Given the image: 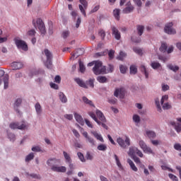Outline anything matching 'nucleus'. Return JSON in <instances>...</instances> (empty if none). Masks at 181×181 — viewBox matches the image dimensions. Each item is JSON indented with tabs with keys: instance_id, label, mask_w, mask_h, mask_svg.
I'll use <instances>...</instances> for the list:
<instances>
[{
	"instance_id": "nucleus-43",
	"label": "nucleus",
	"mask_w": 181,
	"mask_h": 181,
	"mask_svg": "<svg viewBox=\"0 0 181 181\" xmlns=\"http://www.w3.org/2000/svg\"><path fill=\"white\" fill-rule=\"evenodd\" d=\"M115 159L116 160V163L118 168H119L120 169L122 168V165L121 164L119 158H118V156H117V154H115Z\"/></svg>"
},
{
	"instance_id": "nucleus-48",
	"label": "nucleus",
	"mask_w": 181,
	"mask_h": 181,
	"mask_svg": "<svg viewBox=\"0 0 181 181\" xmlns=\"http://www.w3.org/2000/svg\"><path fill=\"white\" fill-rule=\"evenodd\" d=\"M119 70H120V73H122V74H125L127 73V68L124 65H120Z\"/></svg>"
},
{
	"instance_id": "nucleus-44",
	"label": "nucleus",
	"mask_w": 181,
	"mask_h": 181,
	"mask_svg": "<svg viewBox=\"0 0 181 181\" xmlns=\"http://www.w3.org/2000/svg\"><path fill=\"white\" fill-rule=\"evenodd\" d=\"M133 121L136 122V124H139V122H141V117L138 115H134Z\"/></svg>"
},
{
	"instance_id": "nucleus-6",
	"label": "nucleus",
	"mask_w": 181,
	"mask_h": 181,
	"mask_svg": "<svg viewBox=\"0 0 181 181\" xmlns=\"http://www.w3.org/2000/svg\"><path fill=\"white\" fill-rule=\"evenodd\" d=\"M168 100H169V96L168 95H163L161 98L160 104L163 110H170L172 108V105H170V103L166 102L168 101Z\"/></svg>"
},
{
	"instance_id": "nucleus-34",
	"label": "nucleus",
	"mask_w": 181,
	"mask_h": 181,
	"mask_svg": "<svg viewBox=\"0 0 181 181\" xmlns=\"http://www.w3.org/2000/svg\"><path fill=\"white\" fill-rule=\"evenodd\" d=\"M35 158V153H30L28 156H26L25 161V162H30V160Z\"/></svg>"
},
{
	"instance_id": "nucleus-19",
	"label": "nucleus",
	"mask_w": 181,
	"mask_h": 181,
	"mask_svg": "<svg viewBox=\"0 0 181 181\" xmlns=\"http://www.w3.org/2000/svg\"><path fill=\"white\" fill-rule=\"evenodd\" d=\"M22 104V99L18 98L15 103H14V110L19 114V107H21V105Z\"/></svg>"
},
{
	"instance_id": "nucleus-60",
	"label": "nucleus",
	"mask_w": 181,
	"mask_h": 181,
	"mask_svg": "<svg viewBox=\"0 0 181 181\" xmlns=\"http://www.w3.org/2000/svg\"><path fill=\"white\" fill-rule=\"evenodd\" d=\"M85 122H86V125H87L89 128H94V126L93 125V124L91 123V122H90L88 119H85Z\"/></svg>"
},
{
	"instance_id": "nucleus-4",
	"label": "nucleus",
	"mask_w": 181,
	"mask_h": 181,
	"mask_svg": "<svg viewBox=\"0 0 181 181\" xmlns=\"http://www.w3.org/2000/svg\"><path fill=\"white\" fill-rule=\"evenodd\" d=\"M15 45L18 49H21V50H23L24 52H28V44H26V42L22 40H19L18 38L14 39Z\"/></svg>"
},
{
	"instance_id": "nucleus-59",
	"label": "nucleus",
	"mask_w": 181,
	"mask_h": 181,
	"mask_svg": "<svg viewBox=\"0 0 181 181\" xmlns=\"http://www.w3.org/2000/svg\"><path fill=\"white\" fill-rule=\"evenodd\" d=\"M69 35H70V32H69V31H64L62 33V37L64 39H67V37H69Z\"/></svg>"
},
{
	"instance_id": "nucleus-50",
	"label": "nucleus",
	"mask_w": 181,
	"mask_h": 181,
	"mask_svg": "<svg viewBox=\"0 0 181 181\" xmlns=\"http://www.w3.org/2000/svg\"><path fill=\"white\" fill-rule=\"evenodd\" d=\"M8 136L11 142H15L16 137L13 134H12V133L8 134Z\"/></svg>"
},
{
	"instance_id": "nucleus-40",
	"label": "nucleus",
	"mask_w": 181,
	"mask_h": 181,
	"mask_svg": "<svg viewBox=\"0 0 181 181\" xmlns=\"http://www.w3.org/2000/svg\"><path fill=\"white\" fill-rule=\"evenodd\" d=\"M97 80L99 83H107V77L105 76H98Z\"/></svg>"
},
{
	"instance_id": "nucleus-49",
	"label": "nucleus",
	"mask_w": 181,
	"mask_h": 181,
	"mask_svg": "<svg viewBox=\"0 0 181 181\" xmlns=\"http://www.w3.org/2000/svg\"><path fill=\"white\" fill-rule=\"evenodd\" d=\"M80 49H78L76 51H75L71 56V59H77V57H78V56H80V54H78V52H80Z\"/></svg>"
},
{
	"instance_id": "nucleus-10",
	"label": "nucleus",
	"mask_w": 181,
	"mask_h": 181,
	"mask_svg": "<svg viewBox=\"0 0 181 181\" xmlns=\"http://www.w3.org/2000/svg\"><path fill=\"white\" fill-rule=\"evenodd\" d=\"M36 23L40 32H41L42 35H45L46 33V27L45 26L43 21L41 18H37Z\"/></svg>"
},
{
	"instance_id": "nucleus-25",
	"label": "nucleus",
	"mask_w": 181,
	"mask_h": 181,
	"mask_svg": "<svg viewBox=\"0 0 181 181\" xmlns=\"http://www.w3.org/2000/svg\"><path fill=\"white\" fill-rule=\"evenodd\" d=\"M3 81L4 83V89L6 90L9 87V76L4 75L3 78Z\"/></svg>"
},
{
	"instance_id": "nucleus-24",
	"label": "nucleus",
	"mask_w": 181,
	"mask_h": 181,
	"mask_svg": "<svg viewBox=\"0 0 181 181\" xmlns=\"http://www.w3.org/2000/svg\"><path fill=\"white\" fill-rule=\"evenodd\" d=\"M146 134L150 139H153V138H156V133H155V132L153 131L147 130L146 132Z\"/></svg>"
},
{
	"instance_id": "nucleus-57",
	"label": "nucleus",
	"mask_w": 181,
	"mask_h": 181,
	"mask_svg": "<svg viewBox=\"0 0 181 181\" xmlns=\"http://www.w3.org/2000/svg\"><path fill=\"white\" fill-rule=\"evenodd\" d=\"M31 151H33V152H42V148H40V146H34L31 148Z\"/></svg>"
},
{
	"instance_id": "nucleus-20",
	"label": "nucleus",
	"mask_w": 181,
	"mask_h": 181,
	"mask_svg": "<svg viewBox=\"0 0 181 181\" xmlns=\"http://www.w3.org/2000/svg\"><path fill=\"white\" fill-rule=\"evenodd\" d=\"M74 117L76 121H77L80 125H84V120L83 119V117H81V115H80L78 113H75Z\"/></svg>"
},
{
	"instance_id": "nucleus-56",
	"label": "nucleus",
	"mask_w": 181,
	"mask_h": 181,
	"mask_svg": "<svg viewBox=\"0 0 181 181\" xmlns=\"http://www.w3.org/2000/svg\"><path fill=\"white\" fill-rule=\"evenodd\" d=\"M99 35L100 36L102 40H104V39H105V31H104V30H100L99 31Z\"/></svg>"
},
{
	"instance_id": "nucleus-61",
	"label": "nucleus",
	"mask_w": 181,
	"mask_h": 181,
	"mask_svg": "<svg viewBox=\"0 0 181 181\" xmlns=\"http://www.w3.org/2000/svg\"><path fill=\"white\" fill-rule=\"evenodd\" d=\"M174 149H175V151H179L180 152H181V145H180V144H175L174 145Z\"/></svg>"
},
{
	"instance_id": "nucleus-36",
	"label": "nucleus",
	"mask_w": 181,
	"mask_h": 181,
	"mask_svg": "<svg viewBox=\"0 0 181 181\" xmlns=\"http://www.w3.org/2000/svg\"><path fill=\"white\" fill-rule=\"evenodd\" d=\"M57 162H59V160L56 159V158H51L47 160V165H48V166H52V165H53V163H57Z\"/></svg>"
},
{
	"instance_id": "nucleus-18",
	"label": "nucleus",
	"mask_w": 181,
	"mask_h": 181,
	"mask_svg": "<svg viewBox=\"0 0 181 181\" xmlns=\"http://www.w3.org/2000/svg\"><path fill=\"white\" fill-rule=\"evenodd\" d=\"M90 134L93 135L98 139V141H100V142H104V139L103 138V136L101 134H98L95 131H90Z\"/></svg>"
},
{
	"instance_id": "nucleus-16",
	"label": "nucleus",
	"mask_w": 181,
	"mask_h": 181,
	"mask_svg": "<svg viewBox=\"0 0 181 181\" xmlns=\"http://www.w3.org/2000/svg\"><path fill=\"white\" fill-rule=\"evenodd\" d=\"M74 81H76V83L79 86V87H82V88H88V86H87L86 82H84V81H83L81 78H76L74 79Z\"/></svg>"
},
{
	"instance_id": "nucleus-28",
	"label": "nucleus",
	"mask_w": 181,
	"mask_h": 181,
	"mask_svg": "<svg viewBox=\"0 0 181 181\" xmlns=\"http://www.w3.org/2000/svg\"><path fill=\"white\" fill-rule=\"evenodd\" d=\"M59 100L62 101V103H67V97H66V95L63 93V92H60L59 93Z\"/></svg>"
},
{
	"instance_id": "nucleus-41",
	"label": "nucleus",
	"mask_w": 181,
	"mask_h": 181,
	"mask_svg": "<svg viewBox=\"0 0 181 181\" xmlns=\"http://www.w3.org/2000/svg\"><path fill=\"white\" fill-rule=\"evenodd\" d=\"M79 70L81 73H84L86 71V66H84V64L81 60H79Z\"/></svg>"
},
{
	"instance_id": "nucleus-32",
	"label": "nucleus",
	"mask_w": 181,
	"mask_h": 181,
	"mask_svg": "<svg viewBox=\"0 0 181 181\" xmlns=\"http://www.w3.org/2000/svg\"><path fill=\"white\" fill-rule=\"evenodd\" d=\"M63 155L66 162H67L68 163H71V158L70 157V155H69V153H67V152L66 151H63Z\"/></svg>"
},
{
	"instance_id": "nucleus-5",
	"label": "nucleus",
	"mask_w": 181,
	"mask_h": 181,
	"mask_svg": "<svg viewBox=\"0 0 181 181\" xmlns=\"http://www.w3.org/2000/svg\"><path fill=\"white\" fill-rule=\"evenodd\" d=\"M117 142L119 145V146H121V148H123L124 149L131 145V139H129L128 136H126L125 140L122 139V138L121 137H119L117 139Z\"/></svg>"
},
{
	"instance_id": "nucleus-13",
	"label": "nucleus",
	"mask_w": 181,
	"mask_h": 181,
	"mask_svg": "<svg viewBox=\"0 0 181 181\" xmlns=\"http://www.w3.org/2000/svg\"><path fill=\"white\" fill-rule=\"evenodd\" d=\"M111 29L112 35H115L116 40H119L121 39V33H119V30H118V29L114 25L111 26Z\"/></svg>"
},
{
	"instance_id": "nucleus-63",
	"label": "nucleus",
	"mask_w": 181,
	"mask_h": 181,
	"mask_svg": "<svg viewBox=\"0 0 181 181\" xmlns=\"http://www.w3.org/2000/svg\"><path fill=\"white\" fill-rule=\"evenodd\" d=\"M28 36H35V35H36V31L35 30H30L28 32Z\"/></svg>"
},
{
	"instance_id": "nucleus-11",
	"label": "nucleus",
	"mask_w": 181,
	"mask_h": 181,
	"mask_svg": "<svg viewBox=\"0 0 181 181\" xmlns=\"http://www.w3.org/2000/svg\"><path fill=\"white\" fill-rule=\"evenodd\" d=\"M9 127L11 129H25L26 128V125L23 122H12L9 124Z\"/></svg>"
},
{
	"instance_id": "nucleus-45",
	"label": "nucleus",
	"mask_w": 181,
	"mask_h": 181,
	"mask_svg": "<svg viewBox=\"0 0 181 181\" xmlns=\"http://www.w3.org/2000/svg\"><path fill=\"white\" fill-rule=\"evenodd\" d=\"M124 57H127V54L125 52L121 51L119 52V55L117 57L118 60H124Z\"/></svg>"
},
{
	"instance_id": "nucleus-58",
	"label": "nucleus",
	"mask_w": 181,
	"mask_h": 181,
	"mask_svg": "<svg viewBox=\"0 0 181 181\" xmlns=\"http://www.w3.org/2000/svg\"><path fill=\"white\" fill-rule=\"evenodd\" d=\"M132 158L133 160H134L135 163H137V164L140 165L141 160L139 159V158H138L136 156H132Z\"/></svg>"
},
{
	"instance_id": "nucleus-12",
	"label": "nucleus",
	"mask_w": 181,
	"mask_h": 181,
	"mask_svg": "<svg viewBox=\"0 0 181 181\" xmlns=\"http://www.w3.org/2000/svg\"><path fill=\"white\" fill-rule=\"evenodd\" d=\"M115 97H119V98H124L125 97V89L121 88L119 89L117 88L114 93Z\"/></svg>"
},
{
	"instance_id": "nucleus-55",
	"label": "nucleus",
	"mask_w": 181,
	"mask_h": 181,
	"mask_svg": "<svg viewBox=\"0 0 181 181\" xmlns=\"http://www.w3.org/2000/svg\"><path fill=\"white\" fill-rule=\"evenodd\" d=\"M133 50L135 53H136L137 54H139V56H142V49L139 48L134 47Z\"/></svg>"
},
{
	"instance_id": "nucleus-42",
	"label": "nucleus",
	"mask_w": 181,
	"mask_h": 181,
	"mask_svg": "<svg viewBox=\"0 0 181 181\" xmlns=\"http://www.w3.org/2000/svg\"><path fill=\"white\" fill-rule=\"evenodd\" d=\"M168 50V45L165 43H162L160 47V52L165 53Z\"/></svg>"
},
{
	"instance_id": "nucleus-53",
	"label": "nucleus",
	"mask_w": 181,
	"mask_h": 181,
	"mask_svg": "<svg viewBox=\"0 0 181 181\" xmlns=\"http://www.w3.org/2000/svg\"><path fill=\"white\" fill-rule=\"evenodd\" d=\"M115 54V51L110 49L108 52L109 59L112 60L114 59V54Z\"/></svg>"
},
{
	"instance_id": "nucleus-2",
	"label": "nucleus",
	"mask_w": 181,
	"mask_h": 181,
	"mask_svg": "<svg viewBox=\"0 0 181 181\" xmlns=\"http://www.w3.org/2000/svg\"><path fill=\"white\" fill-rule=\"evenodd\" d=\"M44 53L47 58L45 65L46 66L47 69H52L53 64L52 63V59L53 57V55L52 54V52H50V51H49V49H45L44 50Z\"/></svg>"
},
{
	"instance_id": "nucleus-54",
	"label": "nucleus",
	"mask_w": 181,
	"mask_h": 181,
	"mask_svg": "<svg viewBox=\"0 0 181 181\" xmlns=\"http://www.w3.org/2000/svg\"><path fill=\"white\" fill-rule=\"evenodd\" d=\"M168 177L170 179H171V180L179 181V178H177V177L173 174H168Z\"/></svg>"
},
{
	"instance_id": "nucleus-1",
	"label": "nucleus",
	"mask_w": 181,
	"mask_h": 181,
	"mask_svg": "<svg viewBox=\"0 0 181 181\" xmlns=\"http://www.w3.org/2000/svg\"><path fill=\"white\" fill-rule=\"evenodd\" d=\"M94 74L98 76L99 74H105L107 73V68L103 65L101 61H95V66L93 68Z\"/></svg>"
},
{
	"instance_id": "nucleus-26",
	"label": "nucleus",
	"mask_w": 181,
	"mask_h": 181,
	"mask_svg": "<svg viewBox=\"0 0 181 181\" xmlns=\"http://www.w3.org/2000/svg\"><path fill=\"white\" fill-rule=\"evenodd\" d=\"M127 163H129L131 169L134 170V172H138V168H136V166L135 165V163H134L132 160L127 159Z\"/></svg>"
},
{
	"instance_id": "nucleus-8",
	"label": "nucleus",
	"mask_w": 181,
	"mask_h": 181,
	"mask_svg": "<svg viewBox=\"0 0 181 181\" xmlns=\"http://www.w3.org/2000/svg\"><path fill=\"white\" fill-rule=\"evenodd\" d=\"M173 26V22L167 23L164 28V31L165 32V33H168V35H176V30L172 28Z\"/></svg>"
},
{
	"instance_id": "nucleus-21",
	"label": "nucleus",
	"mask_w": 181,
	"mask_h": 181,
	"mask_svg": "<svg viewBox=\"0 0 181 181\" xmlns=\"http://www.w3.org/2000/svg\"><path fill=\"white\" fill-rule=\"evenodd\" d=\"M11 67H13V70H19L23 67V64L21 62H13Z\"/></svg>"
},
{
	"instance_id": "nucleus-39",
	"label": "nucleus",
	"mask_w": 181,
	"mask_h": 181,
	"mask_svg": "<svg viewBox=\"0 0 181 181\" xmlns=\"http://www.w3.org/2000/svg\"><path fill=\"white\" fill-rule=\"evenodd\" d=\"M151 66L152 69L156 70L157 69H159V67H160V64H159V62H151Z\"/></svg>"
},
{
	"instance_id": "nucleus-33",
	"label": "nucleus",
	"mask_w": 181,
	"mask_h": 181,
	"mask_svg": "<svg viewBox=\"0 0 181 181\" xmlns=\"http://www.w3.org/2000/svg\"><path fill=\"white\" fill-rule=\"evenodd\" d=\"M121 12V10L116 8L113 11V15L114 17L115 18V19H117V21H119V13Z\"/></svg>"
},
{
	"instance_id": "nucleus-7",
	"label": "nucleus",
	"mask_w": 181,
	"mask_h": 181,
	"mask_svg": "<svg viewBox=\"0 0 181 181\" xmlns=\"http://www.w3.org/2000/svg\"><path fill=\"white\" fill-rule=\"evenodd\" d=\"M139 145L141 149H142V151L144 152V153H153V151H152V148L146 145V143H145V141H144L143 140H140L139 141Z\"/></svg>"
},
{
	"instance_id": "nucleus-31",
	"label": "nucleus",
	"mask_w": 181,
	"mask_h": 181,
	"mask_svg": "<svg viewBox=\"0 0 181 181\" xmlns=\"http://www.w3.org/2000/svg\"><path fill=\"white\" fill-rule=\"evenodd\" d=\"M36 112L38 115H40L42 114V106L40 105V103H37L35 105Z\"/></svg>"
},
{
	"instance_id": "nucleus-35",
	"label": "nucleus",
	"mask_w": 181,
	"mask_h": 181,
	"mask_svg": "<svg viewBox=\"0 0 181 181\" xmlns=\"http://www.w3.org/2000/svg\"><path fill=\"white\" fill-rule=\"evenodd\" d=\"M140 70L141 71H142V73H144L146 78H148V77H149V74H148V71H146V67L144 65L141 66Z\"/></svg>"
},
{
	"instance_id": "nucleus-29",
	"label": "nucleus",
	"mask_w": 181,
	"mask_h": 181,
	"mask_svg": "<svg viewBox=\"0 0 181 181\" xmlns=\"http://www.w3.org/2000/svg\"><path fill=\"white\" fill-rule=\"evenodd\" d=\"M88 115H90V117H91L93 119H94V121L98 123V125H100L101 124V122L98 120V119H97V117L95 116V114L94 112H89Z\"/></svg>"
},
{
	"instance_id": "nucleus-46",
	"label": "nucleus",
	"mask_w": 181,
	"mask_h": 181,
	"mask_svg": "<svg viewBox=\"0 0 181 181\" xmlns=\"http://www.w3.org/2000/svg\"><path fill=\"white\" fill-rule=\"evenodd\" d=\"M156 105L157 107V110L158 112H162V107H160V103L159 102V99L156 100Z\"/></svg>"
},
{
	"instance_id": "nucleus-9",
	"label": "nucleus",
	"mask_w": 181,
	"mask_h": 181,
	"mask_svg": "<svg viewBox=\"0 0 181 181\" xmlns=\"http://www.w3.org/2000/svg\"><path fill=\"white\" fill-rule=\"evenodd\" d=\"M80 4L79 5V9L82 13L83 16H87V14L86 13V9H87L88 6V3L86 0H79Z\"/></svg>"
},
{
	"instance_id": "nucleus-30",
	"label": "nucleus",
	"mask_w": 181,
	"mask_h": 181,
	"mask_svg": "<svg viewBox=\"0 0 181 181\" xmlns=\"http://www.w3.org/2000/svg\"><path fill=\"white\" fill-rule=\"evenodd\" d=\"M136 29H137V33L139 36H142L143 33H144V30L145 29V28L144 27V25H137L136 26Z\"/></svg>"
},
{
	"instance_id": "nucleus-38",
	"label": "nucleus",
	"mask_w": 181,
	"mask_h": 181,
	"mask_svg": "<svg viewBox=\"0 0 181 181\" xmlns=\"http://www.w3.org/2000/svg\"><path fill=\"white\" fill-rule=\"evenodd\" d=\"M168 67L170 70H172L173 71H177L179 70V66H174L173 64H170L168 65Z\"/></svg>"
},
{
	"instance_id": "nucleus-15",
	"label": "nucleus",
	"mask_w": 181,
	"mask_h": 181,
	"mask_svg": "<svg viewBox=\"0 0 181 181\" xmlns=\"http://www.w3.org/2000/svg\"><path fill=\"white\" fill-rule=\"evenodd\" d=\"M134 9L135 8L134 6L131 5V1L127 2L126 8L123 9V13H131V12H134Z\"/></svg>"
},
{
	"instance_id": "nucleus-52",
	"label": "nucleus",
	"mask_w": 181,
	"mask_h": 181,
	"mask_svg": "<svg viewBox=\"0 0 181 181\" xmlns=\"http://www.w3.org/2000/svg\"><path fill=\"white\" fill-rule=\"evenodd\" d=\"M78 158L80 159L81 162H86V158H84V155L81 153V152L77 153Z\"/></svg>"
},
{
	"instance_id": "nucleus-22",
	"label": "nucleus",
	"mask_w": 181,
	"mask_h": 181,
	"mask_svg": "<svg viewBox=\"0 0 181 181\" xmlns=\"http://www.w3.org/2000/svg\"><path fill=\"white\" fill-rule=\"evenodd\" d=\"M137 151H138V148L132 146L129 148L128 155H129L131 158H132V156H135V153H136Z\"/></svg>"
},
{
	"instance_id": "nucleus-3",
	"label": "nucleus",
	"mask_w": 181,
	"mask_h": 181,
	"mask_svg": "<svg viewBox=\"0 0 181 181\" xmlns=\"http://www.w3.org/2000/svg\"><path fill=\"white\" fill-rule=\"evenodd\" d=\"M78 128L80 129V132L82 134V135L86 138V141L90 144L92 146H95V141L94 139L88 136V133L87 132H84V129L81 127L80 125L77 124Z\"/></svg>"
},
{
	"instance_id": "nucleus-17",
	"label": "nucleus",
	"mask_w": 181,
	"mask_h": 181,
	"mask_svg": "<svg viewBox=\"0 0 181 181\" xmlns=\"http://www.w3.org/2000/svg\"><path fill=\"white\" fill-rule=\"evenodd\" d=\"M96 115L97 117H98L100 121H102V122H107V119H105V116H104V114H103V112H101L99 110H97Z\"/></svg>"
},
{
	"instance_id": "nucleus-14",
	"label": "nucleus",
	"mask_w": 181,
	"mask_h": 181,
	"mask_svg": "<svg viewBox=\"0 0 181 181\" xmlns=\"http://www.w3.org/2000/svg\"><path fill=\"white\" fill-rule=\"evenodd\" d=\"M51 169L53 172H58L61 173H66V170H67V168H66L64 166L52 165Z\"/></svg>"
},
{
	"instance_id": "nucleus-47",
	"label": "nucleus",
	"mask_w": 181,
	"mask_h": 181,
	"mask_svg": "<svg viewBox=\"0 0 181 181\" xmlns=\"http://www.w3.org/2000/svg\"><path fill=\"white\" fill-rule=\"evenodd\" d=\"M86 86H90L92 88H94V79H89L86 83Z\"/></svg>"
},
{
	"instance_id": "nucleus-23",
	"label": "nucleus",
	"mask_w": 181,
	"mask_h": 181,
	"mask_svg": "<svg viewBox=\"0 0 181 181\" xmlns=\"http://www.w3.org/2000/svg\"><path fill=\"white\" fill-rule=\"evenodd\" d=\"M170 124L173 125V127H175V131L179 134V132H181V123H176L175 122H171Z\"/></svg>"
},
{
	"instance_id": "nucleus-27",
	"label": "nucleus",
	"mask_w": 181,
	"mask_h": 181,
	"mask_svg": "<svg viewBox=\"0 0 181 181\" xmlns=\"http://www.w3.org/2000/svg\"><path fill=\"white\" fill-rule=\"evenodd\" d=\"M82 100H83V103L85 104H86L87 105H90V107H94V103H93V101H91L90 100L87 98V97L83 96L82 98Z\"/></svg>"
},
{
	"instance_id": "nucleus-51",
	"label": "nucleus",
	"mask_w": 181,
	"mask_h": 181,
	"mask_svg": "<svg viewBox=\"0 0 181 181\" xmlns=\"http://www.w3.org/2000/svg\"><path fill=\"white\" fill-rule=\"evenodd\" d=\"M98 151H107V146L105 144H100L98 146Z\"/></svg>"
},
{
	"instance_id": "nucleus-37",
	"label": "nucleus",
	"mask_w": 181,
	"mask_h": 181,
	"mask_svg": "<svg viewBox=\"0 0 181 181\" xmlns=\"http://www.w3.org/2000/svg\"><path fill=\"white\" fill-rule=\"evenodd\" d=\"M138 73V68L135 65L130 66V74H136Z\"/></svg>"
},
{
	"instance_id": "nucleus-64",
	"label": "nucleus",
	"mask_w": 181,
	"mask_h": 181,
	"mask_svg": "<svg viewBox=\"0 0 181 181\" xmlns=\"http://www.w3.org/2000/svg\"><path fill=\"white\" fill-rule=\"evenodd\" d=\"M170 87L168 85L163 84L162 85V90L163 91H168L169 90Z\"/></svg>"
},
{
	"instance_id": "nucleus-62",
	"label": "nucleus",
	"mask_w": 181,
	"mask_h": 181,
	"mask_svg": "<svg viewBox=\"0 0 181 181\" xmlns=\"http://www.w3.org/2000/svg\"><path fill=\"white\" fill-rule=\"evenodd\" d=\"M108 103L112 105L117 104V99H115V98H111L108 99Z\"/></svg>"
}]
</instances>
